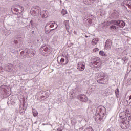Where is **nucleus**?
Here are the masks:
<instances>
[{
	"instance_id": "1",
	"label": "nucleus",
	"mask_w": 131,
	"mask_h": 131,
	"mask_svg": "<svg viewBox=\"0 0 131 131\" xmlns=\"http://www.w3.org/2000/svg\"><path fill=\"white\" fill-rule=\"evenodd\" d=\"M94 118L97 123H100L102 120L106 118V108L105 107L100 105L97 107Z\"/></svg>"
},
{
	"instance_id": "2",
	"label": "nucleus",
	"mask_w": 131,
	"mask_h": 131,
	"mask_svg": "<svg viewBox=\"0 0 131 131\" xmlns=\"http://www.w3.org/2000/svg\"><path fill=\"white\" fill-rule=\"evenodd\" d=\"M112 24H114V25H116L120 28H123L125 26V23L123 20H113L111 21Z\"/></svg>"
},
{
	"instance_id": "3",
	"label": "nucleus",
	"mask_w": 131,
	"mask_h": 131,
	"mask_svg": "<svg viewBox=\"0 0 131 131\" xmlns=\"http://www.w3.org/2000/svg\"><path fill=\"white\" fill-rule=\"evenodd\" d=\"M69 57V56L68 55V54H67V55L65 57V59H66V63H64V61H65V59L63 58H61V57H58L57 58V61L58 63V64H59V65H62V64H63V65H67V64L68 63V57Z\"/></svg>"
},
{
	"instance_id": "4",
	"label": "nucleus",
	"mask_w": 131,
	"mask_h": 131,
	"mask_svg": "<svg viewBox=\"0 0 131 131\" xmlns=\"http://www.w3.org/2000/svg\"><path fill=\"white\" fill-rule=\"evenodd\" d=\"M120 126L122 129H127L129 127V121H121L120 122Z\"/></svg>"
},
{
	"instance_id": "5",
	"label": "nucleus",
	"mask_w": 131,
	"mask_h": 131,
	"mask_svg": "<svg viewBox=\"0 0 131 131\" xmlns=\"http://www.w3.org/2000/svg\"><path fill=\"white\" fill-rule=\"evenodd\" d=\"M119 117L122 121H128L127 120V118H128V116L127 114H126L125 112H123L120 113Z\"/></svg>"
},
{
	"instance_id": "6",
	"label": "nucleus",
	"mask_w": 131,
	"mask_h": 131,
	"mask_svg": "<svg viewBox=\"0 0 131 131\" xmlns=\"http://www.w3.org/2000/svg\"><path fill=\"white\" fill-rule=\"evenodd\" d=\"M93 62L94 65H96L98 68L100 67L101 65V60H100V58L98 57H95L93 58Z\"/></svg>"
},
{
	"instance_id": "7",
	"label": "nucleus",
	"mask_w": 131,
	"mask_h": 131,
	"mask_svg": "<svg viewBox=\"0 0 131 131\" xmlns=\"http://www.w3.org/2000/svg\"><path fill=\"white\" fill-rule=\"evenodd\" d=\"M77 98L79 99V100H80L83 103H85L88 102V97H86V96H85V95H77Z\"/></svg>"
},
{
	"instance_id": "8",
	"label": "nucleus",
	"mask_w": 131,
	"mask_h": 131,
	"mask_svg": "<svg viewBox=\"0 0 131 131\" xmlns=\"http://www.w3.org/2000/svg\"><path fill=\"white\" fill-rule=\"evenodd\" d=\"M53 30H56V28L52 29L51 30L50 29V23H47L45 27V31L46 34H49V33H51Z\"/></svg>"
},
{
	"instance_id": "9",
	"label": "nucleus",
	"mask_w": 131,
	"mask_h": 131,
	"mask_svg": "<svg viewBox=\"0 0 131 131\" xmlns=\"http://www.w3.org/2000/svg\"><path fill=\"white\" fill-rule=\"evenodd\" d=\"M77 67L80 71H83L85 69V63L83 62H78Z\"/></svg>"
},
{
	"instance_id": "10",
	"label": "nucleus",
	"mask_w": 131,
	"mask_h": 131,
	"mask_svg": "<svg viewBox=\"0 0 131 131\" xmlns=\"http://www.w3.org/2000/svg\"><path fill=\"white\" fill-rule=\"evenodd\" d=\"M6 88H7V86L4 85L1 86L0 95H3V96H5V95H6V93L7 92V90H6Z\"/></svg>"
},
{
	"instance_id": "11",
	"label": "nucleus",
	"mask_w": 131,
	"mask_h": 131,
	"mask_svg": "<svg viewBox=\"0 0 131 131\" xmlns=\"http://www.w3.org/2000/svg\"><path fill=\"white\" fill-rule=\"evenodd\" d=\"M111 18L113 19H118L119 17V13L114 10L111 15Z\"/></svg>"
},
{
	"instance_id": "12",
	"label": "nucleus",
	"mask_w": 131,
	"mask_h": 131,
	"mask_svg": "<svg viewBox=\"0 0 131 131\" xmlns=\"http://www.w3.org/2000/svg\"><path fill=\"white\" fill-rule=\"evenodd\" d=\"M26 55L25 57H28V56H30V55H32V54H34V49H26Z\"/></svg>"
},
{
	"instance_id": "13",
	"label": "nucleus",
	"mask_w": 131,
	"mask_h": 131,
	"mask_svg": "<svg viewBox=\"0 0 131 131\" xmlns=\"http://www.w3.org/2000/svg\"><path fill=\"white\" fill-rule=\"evenodd\" d=\"M40 50L45 52H50V47L47 45H42Z\"/></svg>"
},
{
	"instance_id": "14",
	"label": "nucleus",
	"mask_w": 131,
	"mask_h": 131,
	"mask_svg": "<svg viewBox=\"0 0 131 131\" xmlns=\"http://www.w3.org/2000/svg\"><path fill=\"white\" fill-rule=\"evenodd\" d=\"M47 23L50 24V25H49L50 28H54V26H55V28H56V29H57V28H58V24H57L54 21H49V23Z\"/></svg>"
},
{
	"instance_id": "15",
	"label": "nucleus",
	"mask_w": 131,
	"mask_h": 131,
	"mask_svg": "<svg viewBox=\"0 0 131 131\" xmlns=\"http://www.w3.org/2000/svg\"><path fill=\"white\" fill-rule=\"evenodd\" d=\"M63 23L66 26V28L67 32H69V29L70 28V27L69 26V20H64Z\"/></svg>"
},
{
	"instance_id": "16",
	"label": "nucleus",
	"mask_w": 131,
	"mask_h": 131,
	"mask_svg": "<svg viewBox=\"0 0 131 131\" xmlns=\"http://www.w3.org/2000/svg\"><path fill=\"white\" fill-rule=\"evenodd\" d=\"M7 71L8 72H11L12 70H13V65L11 64H8L6 67Z\"/></svg>"
},
{
	"instance_id": "17",
	"label": "nucleus",
	"mask_w": 131,
	"mask_h": 131,
	"mask_svg": "<svg viewBox=\"0 0 131 131\" xmlns=\"http://www.w3.org/2000/svg\"><path fill=\"white\" fill-rule=\"evenodd\" d=\"M97 77H98V78H105V77H106V74L103 72L99 73Z\"/></svg>"
},
{
	"instance_id": "18",
	"label": "nucleus",
	"mask_w": 131,
	"mask_h": 131,
	"mask_svg": "<svg viewBox=\"0 0 131 131\" xmlns=\"http://www.w3.org/2000/svg\"><path fill=\"white\" fill-rule=\"evenodd\" d=\"M97 81L98 82V83H104V81H105V78H99L97 77Z\"/></svg>"
},
{
	"instance_id": "19",
	"label": "nucleus",
	"mask_w": 131,
	"mask_h": 131,
	"mask_svg": "<svg viewBox=\"0 0 131 131\" xmlns=\"http://www.w3.org/2000/svg\"><path fill=\"white\" fill-rule=\"evenodd\" d=\"M94 1L95 0H83V3L85 5H91Z\"/></svg>"
},
{
	"instance_id": "20",
	"label": "nucleus",
	"mask_w": 131,
	"mask_h": 131,
	"mask_svg": "<svg viewBox=\"0 0 131 131\" xmlns=\"http://www.w3.org/2000/svg\"><path fill=\"white\" fill-rule=\"evenodd\" d=\"M41 14L42 15L43 18H48V16H49L47 11H42Z\"/></svg>"
},
{
	"instance_id": "21",
	"label": "nucleus",
	"mask_w": 131,
	"mask_h": 131,
	"mask_svg": "<svg viewBox=\"0 0 131 131\" xmlns=\"http://www.w3.org/2000/svg\"><path fill=\"white\" fill-rule=\"evenodd\" d=\"M112 42L111 40L108 39L105 42V47L107 48V47H111Z\"/></svg>"
},
{
	"instance_id": "22",
	"label": "nucleus",
	"mask_w": 131,
	"mask_h": 131,
	"mask_svg": "<svg viewBox=\"0 0 131 131\" xmlns=\"http://www.w3.org/2000/svg\"><path fill=\"white\" fill-rule=\"evenodd\" d=\"M13 11L14 12H16V13L13 12V14H14L15 15H20V12H19V9H18V8H14L13 9Z\"/></svg>"
},
{
	"instance_id": "23",
	"label": "nucleus",
	"mask_w": 131,
	"mask_h": 131,
	"mask_svg": "<svg viewBox=\"0 0 131 131\" xmlns=\"http://www.w3.org/2000/svg\"><path fill=\"white\" fill-rule=\"evenodd\" d=\"M115 94L116 95V98H118V96H119V89L118 88H117L115 90Z\"/></svg>"
},
{
	"instance_id": "24",
	"label": "nucleus",
	"mask_w": 131,
	"mask_h": 131,
	"mask_svg": "<svg viewBox=\"0 0 131 131\" xmlns=\"http://www.w3.org/2000/svg\"><path fill=\"white\" fill-rule=\"evenodd\" d=\"M99 55H100V56H102L103 57H107V54H106L104 51H100Z\"/></svg>"
},
{
	"instance_id": "25",
	"label": "nucleus",
	"mask_w": 131,
	"mask_h": 131,
	"mask_svg": "<svg viewBox=\"0 0 131 131\" xmlns=\"http://www.w3.org/2000/svg\"><path fill=\"white\" fill-rule=\"evenodd\" d=\"M98 42V40H97V39H93L92 41V44L93 46H96Z\"/></svg>"
},
{
	"instance_id": "26",
	"label": "nucleus",
	"mask_w": 131,
	"mask_h": 131,
	"mask_svg": "<svg viewBox=\"0 0 131 131\" xmlns=\"http://www.w3.org/2000/svg\"><path fill=\"white\" fill-rule=\"evenodd\" d=\"M83 17L85 19H88V16H89V14H88V12H85L83 13Z\"/></svg>"
},
{
	"instance_id": "27",
	"label": "nucleus",
	"mask_w": 131,
	"mask_h": 131,
	"mask_svg": "<svg viewBox=\"0 0 131 131\" xmlns=\"http://www.w3.org/2000/svg\"><path fill=\"white\" fill-rule=\"evenodd\" d=\"M31 15L33 16V17H35V16H36L37 14H36V11H34V10H32L31 11Z\"/></svg>"
},
{
	"instance_id": "28",
	"label": "nucleus",
	"mask_w": 131,
	"mask_h": 131,
	"mask_svg": "<svg viewBox=\"0 0 131 131\" xmlns=\"http://www.w3.org/2000/svg\"><path fill=\"white\" fill-rule=\"evenodd\" d=\"M38 114V113H37V112L35 110H33V116H34V117H36V116H37Z\"/></svg>"
},
{
	"instance_id": "29",
	"label": "nucleus",
	"mask_w": 131,
	"mask_h": 131,
	"mask_svg": "<svg viewBox=\"0 0 131 131\" xmlns=\"http://www.w3.org/2000/svg\"><path fill=\"white\" fill-rule=\"evenodd\" d=\"M61 14L63 16H65V15L67 14V11L65 10V9H62L61 11Z\"/></svg>"
},
{
	"instance_id": "30",
	"label": "nucleus",
	"mask_w": 131,
	"mask_h": 131,
	"mask_svg": "<svg viewBox=\"0 0 131 131\" xmlns=\"http://www.w3.org/2000/svg\"><path fill=\"white\" fill-rule=\"evenodd\" d=\"M110 29H117V27L114 25H112L110 27Z\"/></svg>"
},
{
	"instance_id": "31",
	"label": "nucleus",
	"mask_w": 131,
	"mask_h": 131,
	"mask_svg": "<svg viewBox=\"0 0 131 131\" xmlns=\"http://www.w3.org/2000/svg\"><path fill=\"white\" fill-rule=\"evenodd\" d=\"M122 61H123L125 62V63H126V62H127V58H126V57H124L122 59Z\"/></svg>"
},
{
	"instance_id": "32",
	"label": "nucleus",
	"mask_w": 131,
	"mask_h": 131,
	"mask_svg": "<svg viewBox=\"0 0 131 131\" xmlns=\"http://www.w3.org/2000/svg\"><path fill=\"white\" fill-rule=\"evenodd\" d=\"M83 10H84V8L80 7L79 8V12H81V13H82V12H84Z\"/></svg>"
},
{
	"instance_id": "33",
	"label": "nucleus",
	"mask_w": 131,
	"mask_h": 131,
	"mask_svg": "<svg viewBox=\"0 0 131 131\" xmlns=\"http://www.w3.org/2000/svg\"><path fill=\"white\" fill-rule=\"evenodd\" d=\"M25 53V51H23L20 52V55H21V57H22L24 55V54Z\"/></svg>"
},
{
	"instance_id": "34",
	"label": "nucleus",
	"mask_w": 131,
	"mask_h": 131,
	"mask_svg": "<svg viewBox=\"0 0 131 131\" xmlns=\"http://www.w3.org/2000/svg\"><path fill=\"white\" fill-rule=\"evenodd\" d=\"M8 101H10V102H13V100H12V97H9V98H8Z\"/></svg>"
},
{
	"instance_id": "35",
	"label": "nucleus",
	"mask_w": 131,
	"mask_h": 131,
	"mask_svg": "<svg viewBox=\"0 0 131 131\" xmlns=\"http://www.w3.org/2000/svg\"><path fill=\"white\" fill-rule=\"evenodd\" d=\"M127 120H128V121H129L131 120V116H128Z\"/></svg>"
},
{
	"instance_id": "36",
	"label": "nucleus",
	"mask_w": 131,
	"mask_h": 131,
	"mask_svg": "<svg viewBox=\"0 0 131 131\" xmlns=\"http://www.w3.org/2000/svg\"><path fill=\"white\" fill-rule=\"evenodd\" d=\"M57 130V131H63V129L61 128H58Z\"/></svg>"
},
{
	"instance_id": "37",
	"label": "nucleus",
	"mask_w": 131,
	"mask_h": 131,
	"mask_svg": "<svg viewBox=\"0 0 131 131\" xmlns=\"http://www.w3.org/2000/svg\"><path fill=\"white\" fill-rule=\"evenodd\" d=\"M14 43H15V45H17L18 43V41L17 40H15L14 41Z\"/></svg>"
},
{
	"instance_id": "38",
	"label": "nucleus",
	"mask_w": 131,
	"mask_h": 131,
	"mask_svg": "<svg viewBox=\"0 0 131 131\" xmlns=\"http://www.w3.org/2000/svg\"><path fill=\"white\" fill-rule=\"evenodd\" d=\"M0 131H9V130L7 129H1Z\"/></svg>"
},
{
	"instance_id": "39",
	"label": "nucleus",
	"mask_w": 131,
	"mask_h": 131,
	"mask_svg": "<svg viewBox=\"0 0 131 131\" xmlns=\"http://www.w3.org/2000/svg\"><path fill=\"white\" fill-rule=\"evenodd\" d=\"M99 51V49L98 48H96L94 49V52H98Z\"/></svg>"
},
{
	"instance_id": "40",
	"label": "nucleus",
	"mask_w": 131,
	"mask_h": 131,
	"mask_svg": "<svg viewBox=\"0 0 131 131\" xmlns=\"http://www.w3.org/2000/svg\"><path fill=\"white\" fill-rule=\"evenodd\" d=\"M3 11H4V8H0V13H2V12H3Z\"/></svg>"
},
{
	"instance_id": "41",
	"label": "nucleus",
	"mask_w": 131,
	"mask_h": 131,
	"mask_svg": "<svg viewBox=\"0 0 131 131\" xmlns=\"http://www.w3.org/2000/svg\"><path fill=\"white\" fill-rule=\"evenodd\" d=\"M88 22H89V24H92V19H89Z\"/></svg>"
},
{
	"instance_id": "42",
	"label": "nucleus",
	"mask_w": 131,
	"mask_h": 131,
	"mask_svg": "<svg viewBox=\"0 0 131 131\" xmlns=\"http://www.w3.org/2000/svg\"><path fill=\"white\" fill-rule=\"evenodd\" d=\"M40 94H46V92L42 91H40Z\"/></svg>"
},
{
	"instance_id": "43",
	"label": "nucleus",
	"mask_w": 131,
	"mask_h": 131,
	"mask_svg": "<svg viewBox=\"0 0 131 131\" xmlns=\"http://www.w3.org/2000/svg\"><path fill=\"white\" fill-rule=\"evenodd\" d=\"M83 130V127H81L79 129V131Z\"/></svg>"
},
{
	"instance_id": "44",
	"label": "nucleus",
	"mask_w": 131,
	"mask_h": 131,
	"mask_svg": "<svg viewBox=\"0 0 131 131\" xmlns=\"http://www.w3.org/2000/svg\"><path fill=\"white\" fill-rule=\"evenodd\" d=\"M32 23H33L32 20H31L30 21V24H31V25H32Z\"/></svg>"
},
{
	"instance_id": "45",
	"label": "nucleus",
	"mask_w": 131,
	"mask_h": 131,
	"mask_svg": "<svg viewBox=\"0 0 131 131\" xmlns=\"http://www.w3.org/2000/svg\"><path fill=\"white\" fill-rule=\"evenodd\" d=\"M46 97L45 96V95H41V99H42V98H45Z\"/></svg>"
},
{
	"instance_id": "46",
	"label": "nucleus",
	"mask_w": 131,
	"mask_h": 131,
	"mask_svg": "<svg viewBox=\"0 0 131 131\" xmlns=\"http://www.w3.org/2000/svg\"><path fill=\"white\" fill-rule=\"evenodd\" d=\"M24 106H25V104L24 103V102H23V106L24 107Z\"/></svg>"
},
{
	"instance_id": "47",
	"label": "nucleus",
	"mask_w": 131,
	"mask_h": 131,
	"mask_svg": "<svg viewBox=\"0 0 131 131\" xmlns=\"http://www.w3.org/2000/svg\"><path fill=\"white\" fill-rule=\"evenodd\" d=\"M85 37L86 38H88V36L86 35H85Z\"/></svg>"
},
{
	"instance_id": "48",
	"label": "nucleus",
	"mask_w": 131,
	"mask_h": 131,
	"mask_svg": "<svg viewBox=\"0 0 131 131\" xmlns=\"http://www.w3.org/2000/svg\"><path fill=\"white\" fill-rule=\"evenodd\" d=\"M23 109H24V110H26V107H24Z\"/></svg>"
},
{
	"instance_id": "49",
	"label": "nucleus",
	"mask_w": 131,
	"mask_h": 131,
	"mask_svg": "<svg viewBox=\"0 0 131 131\" xmlns=\"http://www.w3.org/2000/svg\"><path fill=\"white\" fill-rule=\"evenodd\" d=\"M32 33H33V34L34 33V31H32Z\"/></svg>"
},
{
	"instance_id": "50",
	"label": "nucleus",
	"mask_w": 131,
	"mask_h": 131,
	"mask_svg": "<svg viewBox=\"0 0 131 131\" xmlns=\"http://www.w3.org/2000/svg\"><path fill=\"white\" fill-rule=\"evenodd\" d=\"M43 125H46V124H43Z\"/></svg>"
},
{
	"instance_id": "51",
	"label": "nucleus",
	"mask_w": 131,
	"mask_h": 131,
	"mask_svg": "<svg viewBox=\"0 0 131 131\" xmlns=\"http://www.w3.org/2000/svg\"><path fill=\"white\" fill-rule=\"evenodd\" d=\"M60 3H62V1L60 0Z\"/></svg>"
}]
</instances>
